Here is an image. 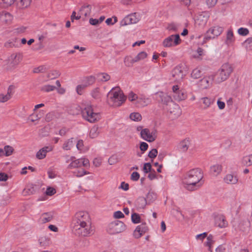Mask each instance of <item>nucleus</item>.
I'll return each mask as SVG.
<instances>
[{
  "mask_svg": "<svg viewBox=\"0 0 252 252\" xmlns=\"http://www.w3.org/2000/svg\"><path fill=\"white\" fill-rule=\"evenodd\" d=\"M32 0H18L17 6L20 9L27 8L31 4Z\"/></svg>",
  "mask_w": 252,
  "mask_h": 252,
  "instance_id": "a19ab883",
  "label": "nucleus"
},
{
  "mask_svg": "<svg viewBox=\"0 0 252 252\" xmlns=\"http://www.w3.org/2000/svg\"><path fill=\"white\" fill-rule=\"evenodd\" d=\"M241 163L244 166L252 165V154L244 156L242 159Z\"/></svg>",
  "mask_w": 252,
  "mask_h": 252,
  "instance_id": "58836bf2",
  "label": "nucleus"
},
{
  "mask_svg": "<svg viewBox=\"0 0 252 252\" xmlns=\"http://www.w3.org/2000/svg\"><path fill=\"white\" fill-rule=\"evenodd\" d=\"M15 0H0V6L3 8H7L12 5Z\"/></svg>",
  "mask_w": 252,
  "mask_h": 252,
  "instance_id": "79ce46f5",
  "label": "nucleus"
},
{
  "mask_svg": "<svg viewBox=\"0 0 252 252\" xmlns=\"http://www.w3.org/2000/svg\"><path fill=\"white\" fill-rule=\"evenodd\" d=\"M69 162H70L67 167V168L68 169L79 168L81 166H83L86 168L90 167V161L88 159L86 158L76 159L75 157L67 156L66 162L69 163Z\"/></svg>",
  "mask_w": 252,
  "mask_h": 252,
  "instance_id": "423d86ee",
  "label": "nucleus"
},
{
  "mask_svg": "<svg viewBox=\"0 0 252 252\" xmlns=\"http://www.w3.org/2000/svg\"><path fill=\"white\" fill-rule=\"evenodd\" d=\"M222 170V166L220 164H216L210 167V173L214 176L219 175Z\"/></svg>",
  "mask_w": 252,
  "mask_h": 252,
  "instance_id": "2f4dec72",
  "label": "nucleus"
},
{
  "mask_svg": "<svg viewBox=\"0 0 252 252\" xmlns=\"http://www.w3.org/2000/svg\"><path fill=\"white\" fill-rule=\"evenodd\" d=\"M98 79L101 81L106 82L110 80V76L106 73H100L97 75Z\"/></svg>",
  "mask_w": 252,
  "mask_h": 252,
  "instance_id": "49530a36",
  "label": "nucleus"
},
{
  "mask_svg": "<svg viewBox=\"0 0 252 252\" xmlns=\"http://www.w3.org/2000/svg\"><path fill=\"white\" fill-rule=\"evenodd\" d=\"M73 229L78 235L87 236L92 233L91 218L87 212H77L73 219Z\"/></svg>",
  "mask_w": 252,
  "mask_h": 252,
  "instance_id": "f257e3e1",
  "label": "nucleus"
},
{
  "mask_svg": "<svg viewBox=\"0 0 252 252\" xmlns=\"http://www.w3.org/2000/svg\"><path fill=\"white\" fill-rule=\"evenodd\" d=\"M52 146H45L40 149L36 154V158L38 159H43L46 157L47 153L53 151Z\"/></svg>",
  "mask_w": 252,
  "mask_h": 252,
  "instance_id": "a211bd4d",
  "label": "nucleus"
},
{
  "mask_svg": "<svg viewBox=\"0 0 252 252\" xmlns=\"http://www.w3.org/2000/svg\"><path fill=\"white\" fill-rule=\"evenodd\" d=\"M157 198V194L153 192H149L147 195V199L150 202H153Z\"/></svg>",
  "mask_w": 252,
  "mask_h": 252,
  "instance_id": "13d9d810",
  "label": "nucleus"
},
{
  "mask_svg": "<svg viewBox=\"0 0 252 252\" xmlns=\"http://www.w3.org/2000/svg\"><path fill=\"white\" fill-rule=\"evenodd\" d=\"M179 28V25L175 23H171L167 24L166 29L169 32H177Z\"/></svg>",
  "mask_w": 252,
  "mask_h": 252,
  "instance_id": "37998d69",
  "label": "nucleus"
},
{
  "mask_svg": "<svg viewBox=\"0 0 252 252\" xmlns=\"http://www.w3.org/2000/svg\"><path fill=\"white\" fill-rule=\"evenodd\" d=\"M190 144V140L187 138L182 140L179 144V148L183 152H186Z\"/></svg>",
  "mask_w": 252,
  "mask_h": 252,
  "instance_id": "72a5a7b5",
  "label": "nucleus"
},
{
  "mask_svg": "<svg viewBox=\"0 0 252 252\" xmlns=\"http://www.w3.org/2000/svg\"><path fill=\"white\" fill-rule=\"evenodd\" d=\"M92 11V6L90 4H85L80 10V14L85 17H88L91 15Z\"/></svg>",
  "mask_w": 252,
  "mask_h": 252,
  "instance_id": "7c9ffc66",
  "label": "nucleus"
},
{
  "mask_svg": "<svg viewBox=\"0 0 252 252\" xmlns=\"http://www.w3.org/2000/svg\"><path fill=\"white\" fill-rule=\"evenodd\" d=\"M184 187L190 191H194L201 188L204 184L203 174L199 168L190 170L182 178Z\"/></svg>",
  "mask_w": 252,
  "mask_h": 252,
  "instance_id": "f03ea898",
  "label": "nucleus"
},
{
  "mask_svg": "<svg viewBox=\"0 0 252 252\" xmlns=\"http://www.w3.org/2000/svg\"><path fill=\"white\" fill-rule=\"evenodd\" d=\"M89 83H85L84 84L79 85L76 87V92L78 94H82L83 90L89 85L93 84L94 82V78L91 77L88 79Z\"/></svg>",
  "mask_w": 252,
  "mask_h": 252,
  "instance_id": "473e14b6",
  "label": "nucleus"
},
{
  "mask_svg": "<svg viewBox=\"0 0 252 252\" xmlns=\"http://www.w3.org/2000/svg\"><path fill=\"white\" fill-rule=\"evenodd\" d=\"M61 74V73L59 70H53L48 73L47 77L50 79H54L59 77Z\"/></svg>",
  "mask_w": 252,
  "mask_h": 252,
  "instance_id": "c03bdc74",
  "label": "nucleus"
},
{
  "mask_svg": "<svg viewBox=\"0 0 252 252\" xmlns=\"http://www.w3.org/2000/svg\"><path fill=\"white\" fill-rule=\"evenodd\" d=\"M216 252H225L226 248L223 245H219L215 250Z\"/></svg>",
  "mask_w": 252,
  "mask_h": 252,
  "instance_id": "774afa93",
  "label": "nucleus"
},
{
  "mask_svg": "<svg viewBox=\"0 0 252 252\" xmlns=\"http://www.w3.org/2000/svg\"><path fill=\"white\" fill-rule=\"evenodd\" d=\"M173 96L177 101H181L186 99L187 95L184 92L179 89L178 86L175 85L172 87Z\"/></svg>",
  "mask_w": 252,
  "mask_h": 252,
  "instance_id": "f3484780",
  "label": "nucleus"
},
{
  "mask_svg": "<svg viewBox=\"0 0 252 252\" xmlns=\"http://www.w3.org/2000/svg\"><path fill=\"white\" fill-rule=\"evenodd\" d=\"M102 163V159L100 158H95L93 160V164L95 167H99L101 165Z\"/></svg>",
  "mask_w": 252,
  "mask_h": 252,
  "instance_id": "338daca9",
  "label": "nucleus"
},
{
  "mask_svg": "<svg viewBox=\"0 0 252 252\" xmlns=\"http://www.w3.org/2000/svg\"><path fill=\"white\" fill-rule=\"evenodd\" d=\"M81 108L82 117L87 121L94 123L101 119L100 113L97 112L92 104L90 103L82 104Z\"/></svg>",
  "mask_w": 252,
  "mask_h": 252,
  "instance_id": "20e7f679",
  "label": "nucleus"
},
{
  "mask_svg": "<svg viewBox=\"0 0 252 252\" xmlns=\"http://www.w3.org/2000/svg\"><path fill=\"white\" fill-rule=\"evenodd\" d=\"M215 224L220 228L225 227L228 225L227 221L222 215H219L215 218Z\"/></svg>",
  "mask_w": 252,
  "mask_h": 252,
  "instance_id": "cd10ccee",
  "label": "nucleus"
},
{
  "mask_svg": "<svg viewBox=\"0 0 252 252\" xmlns=\"http://www.w3.org/2000/svg\"><path fill=\"white\" fill-rule=\"evenodd\" d=\"M208 236L207 232H204L201 234H197L195 236V239L196 240H200L201 241H203V240Z\"/></svg>",
  "mask_w": 252,
  "mask_h": 252,
  "instance_id": "680f3d73",
  "label": "nucleus"
},
{
  "mask_svg": "<svg viewBox=\"0 0 252 252\" xmlns=\"http://www.w3.org/2000/svg\"><path fill=\"white\" fill-rule=\"evenodd\" d=\"M12 95V88L11 87H9L6 94H0V102L4 103L7 101L11 98Z\"/></svg>",
  "mask_w": 252,
  "mask_h": 252,
  "instance_id": "c756f323",
  "label": "nucleus"
},
{
  "mask_svg": "<svg viewBox=\"0 0 252 252\" xmlns=\"http://www.w3.org/2000/svg\"><path fill=\"white\" fill-rule=\"evenodd\" d=\"M148 227L145 223H143L136 226L133 231V237L136 239L140 238L144 234L148 232Z\"/></svg>",
  "mask_w": 252,
  "mask_h": 252,
  "instance_id": "4468645a",
  "label": "nucleus"
},
{
  "mask_svg": "<svg viewBox=\"0 0 252 252\" xmlns=\"http://www.w3.org/2000/svg\"><path fill=\"white\" fill-rule=\"evenodd\" d=\"M55 217V213L53 211L42 214L39 218V221L45 223L52 221Z\"/></svg>",
  "mask_w": 252,
  "mask_h": 252,
  "instance_id": "6ab92c4d",
  "label": "nucleus"
},
{
  "mask_svg": "<svg viewBox=\"0 0 252 252\" xmlns=\"http://www.w3.org/2000/svg\"><path fill=\"white\" fill-rule=\"evenodd\" d=\"M235 41V38L233 33V30L231 28L229 29L226 33V38L225 43L228 46H232Z\"/></svg>",
  "mask_w": 252,
  "mask_h": 252,
  "instance_id": "4be33fe9",
  "label": "nucleus"
},
{
  "mask_svg": "<svg viewBox=\"0 0 252 252\" xmlns=\"http://www.w3.org/2000/svg\"><path fill=\"white\" fill-rule=\"evenodd\" d=\"M223 31V28L219 26H215L211 27L206 32L203 43H205L208 40L215 39L220 36Z\"/></svg>",
  "mask_w": 252,
  "mask_h": 252,
  "instance_id": "9d476101",
  "label": "nucleus"
},
{
  "mask_svg": "<svg viewBox=\"0 0 252 252\" xmlns=\"http://www.w3.org/2000/svg\"><path fill=\"white\" fill-rule=\"evenodd\" d=\"M215 243V240L212 234L209 235L207 237L206 241L204 243V246L207 248V250L210 252H213V245Z\"/></svg>",
  "mask_w": 252,
  "mask_h": 252,
  "instance_id": "a878e982",
  "label": "nucleus"
},
{
  "mask_svg": "<svg viewBox=\"0 0 252 252\" xmlns=\"http://www.w3.org/2000/svg\"><path fill=\"white\" fill-rule=\"evenodd\" d=\"M172 76L175 81H179L181 80L184 76L182 67L180 66L175 67L172 71Z\"/></svg>",
  "mask_w": 252,
  "mask_h": 252,
  "instance_id": "aec40b11",
  "label": "nucleus"
},
{
  "mask_svg": "<svg viewBox=\"0 0 252 252\" xmlns=\"http://www.w3.org/2000/svg\"><path fill=\"white\" fill-rule=\"evenodd\" d=\"M56 89V87L51 85H46L42 87L41 90L44 92L53 91Z\"/></svg>",
  "mask_w": 252,
  "mask_h": 252,
  "instance_id": "8fccbe9b",
  "label": "nucleus"
},
{
  "mask_svg": "<svg viewBox=\"0 0 252 252\" xmlns=\"http://www.w3.org/2000/svg\"><path fill=\"white\" fill-rule=\"evenodd\" d=\"M195 53H197V55H194V58H200L201 56L204 55V50L201 48H198L195 51Z\"/></svg>",
  "mask_w": 252,
  "mask_h": 252,
  "instance_id": "052dcab7",
  "label": "nucleus"
},
{
  "mask_svg": "<svg viewBox=\"0 0 252 252\" xmlns=\"http://www.w3.org/2000/svg\"><path fill=\"white\" fill-rule=\"evenodd\" d=\"M74 174L78 177H82L85 175L89 174V172L83 169H79L74 172Z\"/></svg>",
  "mask_w": 252,
  "mask_h": 252,
  "instance_id": "864d4df0",
  "label": "nucleus"
},
{
  "mask_svg": "<svg viewBox=\"0 0 252 252\" xmlns=\"http://www.w3.org/2000/svg\"><path fill=\"white\" fill-rule=\"evenodd\" d=\"M141 16L140 13L134 12L130 14L124 18L120 23L121 27L127 25L135 24L138 23L141 20Z\"/></svg>",
  "mask_w": 252,
  "mask_h": 252,
  "instance_id": "9b49d317",
  "label": "nucleus"
},
{
  "mask_svg": "<svg viewBox=\"0 0 252 252\" xmlns=\"http://www.w3.org/2000/svg\"><path fill=\"white\" fill-rule=\"evenodd\" d=\"M76 141L73 138H69L64 142L62 148L65 151L70 150L73 147Z\"/></svg>",
  "mask_w": 252,
  "mask_h": 252,
  "instance_id": "f704fd0d",
  "label": "nucleus"
},
{
  "mask_svg": "<svg viewBox=\"0 0 252 252\" xmlns=\"http://www.w3.org/2000/svg\"><path fill=\"white\" fill-rule=\"evenodd\" d=\"M126 100V96L119 88H113L107 94L106 102L110 106L119 107Z\"/></svg>",
  "mask_w": 252,
  "mask_h": 252,
  "instance_id": "7ed1b4c3",
  "label": "nucleus"
},
{
  "mask_svg": "<svg viewBox=\"0 0 252 252\" xmlns=\"http://www.w3.org/2000/svg\"><path fill=\"white\" fill-rule=\"evenodd\" d=\"M91 94L92 96L95 99H99L101 97V94L98 88L94 89Z\"/></svg>",
  "mask_w": 252,
  "mask_h": 252,
  "instance_id": "6e6d98bb",
  "label": "nucleus"
},
{
  "mask_svg": "<svg viewBox=\"0 0 252 252\" xmlns=\"http://www.w3.org/2000/svg\"><path fill=\"white\" fill-rule=\"evenodd\" d=\"M238 33L241 36H246L249 34V31L247 28H240L238 29Z\"/></svg>",
  "mask_w": 252,
  "mask_h": 252,
  "instance_id": "5fc2aeb1",
  "label": "nucleus"
},
{
  "mask_svg": "<svg viewBox=\"0 0 252 252\" xmlns=\"http://www.w3.org/2000/svg\"><path fill=\"white\" fill-rule=\"evenodd\" d=\"M213 81H215V77L214 75H211L201 79L199 82L198 85L202 89H207L212 84Z\"/></svg>",
  "mask_w": 252,
  "mask_h": 252,
  "instance_id": "dca6fc26",
  "label": "nucleus"
},
{
  "mask_svg": "<svg viewBox=\"0 0 252 252\" xmlns=\"http://www.w3.org/2000/svg\"><path fill=\"white\" fill-rule=\"evenodd\" d=\"M14 150V148L9 145L5 146L4 148H0V158L11 156Z\"/></svg>",
  "mask_w": 252,
  "mask_h": 252,
  "instance_id": "bb28decb",
  "label": "nucleus"
},
{
  "mask_svg": "<svg viewBox=\"0 0 252 252\" xmlns=\"http://www.w3.org/2000/svg\"><path fill=\"white\" fill-rule=\"evenodd\" d=\"M244 45L247 50H252V37L247 38L244 42Z\"/></svg>",
  "mask_w": 252,
  "mask_h": 252,
  "instance_id": "3c124183",
  "label": "nucleus"
},
{
  "mask_svg": "<svg viewBox=\"0 0 252 252\" xmlns=\"http://www.w3.org/2000/svg\"><path fill=\"white\" fill-rule=\"evenodd\" d=\"M98 134L99 132L98 127L94 126L91 129L89 135L91 138H94L96 137Z\"/></svg>",
  "mask_w": 252,
  "mask_h": 252,
  "instance_id": "de8ad7c7",
  "label": "nucleus"
},
{
  "mask_svg": "<svg viewBox=\"0 0 252 252\" xmlns=\"http://www.w3.org/2000/svg\"><path fill=\"white\" fill-rule=\"evenodd\" d=\"M182 39L179 34L170 35L165 38L162 42V45L164 48H173L180 45Z\"/></svg>",
  "mask_w": 252,
  "mask_h": 252,
  "instance_id": "1a4fd4ad",
  "label": "nucleus"
},
{
  "mask_svg": "<svg viewBox=\"0 0 252 252\" xmlns=\"http://www.w3.org/2000/svg\"><path fill=\"white\" fill-rule=\"evenodd\" d=\"M22 57L20 54H12L8 58V63L12 66L18 65L22 61Z\"/></svg>",
  "mask_w": 252,
  "mask_h": 252,
  "instance_id": "5701e85b",
  "label": "nucleus"
},
{
  "mask_svg": "<svg viewBox=\"0 0 252 252\" xmlns=\"http://www.w3.org/2000/svg\"><path fill=\"white\" fill-rule=\"evenodd\" d=\"M158 137V131L156 129L145 128V130L141 133V138L148 142L155 141Z\"/></svg>",
  "mask_w": 252,
  "mask_h": 252,
  "instance_id": "f8f14e48",
  "label": "nucleus"
},
{
  "mask_svg": "<svg viewBox=\"0 0 252 252\" xmlns=\"http://www.w3.org/2000/svg\"><path fill=\"white\" fill-rule=\"evenodd\" d=\"M200 100L202 102L203 109H206L210 107L214 103V100L211 97H203L201 98Z\"/></svg>",
  "mask_w": 252,
  "mask_h": 252,
  "instance_id": "c9c22d12",
  "label": "nucleus"
},
{
  "mask_svg": "<svg viewBox=\"0 0 252 252\" xmlns=\"http://www.w3.org/2000/svg\"><path fill=\"white\" fill-rule=\"evenodd\" d=\"M36 186L33 184H30L27 186L23 191V194L24 195H29L33 194L35 192Z\"/></svg>",
  "mask_w": 252,
  "mask_h": 252,
  "instance_id": "4c0bfd02",
  "label": "nucleus"
},
{
  "mask_svg": "<svg viewBox=\"0 0 252 252\" xmlns=\"http://www.w3.org/2000/svg\"><path fill=\"white\" fill-rule=\"evenodd\" d=\"M233 72V68L231 64L226 63L223 64L217 73L214 75L215 82L220 83L227 80Z\"/></svg>",
  "mask_w": 252,
  "mask_h": 252,
  "instance_id": "39448f33",
  "label": "nucleus"
},
{
  "mask_svg": "<svg viewBox=\"0 0 252 252\" xmlns=\"http://www.w3.org/2000/svg\"><path fill=\"white\" fill-rule=\"evenodd\" d=\"M223 181L227 184L235 185L238 182V178L236 175L228 173L224 176Z\"/></svg>",
  "mask_w": 252,
  "mask_h": 252,
  "instance_id": "393cba45",
  "label": "nucleus"
},
{
  "mask_svg": "<svg viewBox=\"0 0 252 252\" xmlns=\"http://www.w3.org/2000/svg\"><path fill=\"white\" fill-rule=\"evenodd\" d=\"M56 192V191L55 189L51 187H48L47 188L46 191V194L49 196H52L54 195Z\"/></svg>",
  "mask_w": 252,
  "mask_h": 252,
  "instance_id": "69168bd1",
  "label": "nucleus"
},
{
  "mask_svg": "<svg viewBox=\"0 0 252 252\" xmlns=\"http://www.w3.org/2000/svg\"><path fill=\"white\" fill-rule=\"evenodd\" d=\"M201 71L198 68L193 69L191 74V77L194 79L199 78L201 76Z\"/></svg>",
  "mask_w": 252,
  "mask_h": 252,
  "instance_id": "603ef678",
  "label": "nucleus"
},
{
  "mask_svg": "<svg viewBox=\"0 0 252 252\" xmlns=\"http://www.w3.org/2000/svg\"><path fill=\"white\" fill-rule=\"evenodd\" d=\"M155 99L163 106H167L173 102L171 97L162 92H158L155 94Z\"/></svg>",
  "mask_w": 252,
  "mask_h": 252,
  "instance_id": "ddd939ff",
  "label": "nucleus"
},
{
  "mask_svg": "<svg viewBox=\"0 0 252 252\" xmlns=\"http://www.w3.org/2000/svg\"><path fill=\"white\" fill-rule=\"evenodd\" d=\"M128 100L133 102L137 107H144L151 103V100L143 94L137 95L132 92H130L127 96Z\"/></svg>",
  "mask_w": 252,
  "mask_h": 252,
  "instance_id": "0eeeda50",
  "label": "nucleus"
},
{
  "mask_svg": "<svg viewBox=\"0 0 252 252\" xmlns=\"http://www.w3.org/2000/svg\"><path fill=\"white\" fill-rule=\"evenodd\" d=\"M131 220L134 223H138L140 222V217L137 213H133L131 215Z\"/></svg>",
  "mask_w": 252,
  "mask_h": 252,
  "instance_id": "4d7b16f0",
  "label": "nucleus"
},
{
  "mask_svg": "<svg viewBox=\"0 0 252 252\" xmlns=\"http://www.w3.org/2000/svg\"><path fill=\"white\" fill-rule=\"evenodd\" d=\"M43 111H33V113L29 117V120L32 123L38 121L43 116Z\"/></svg>",
  "mask_w": 252,
  "mask_h": 252,
  "instance_id": "c85d7f7f",
  "label": "nucleus"
},
{
  "mask_svg": "<svg viewBox=\"0 0 252 252\" xmlns=\"http://www.w3.org/2000/svg\"><path fill=\"white\" fill-rule=\"evenodd\" d=\"M147 57V54L146 52L144 51H142L140 53H139L136 56H135V59L136 61V62H139L141 60H143L145 59H146Z\"/></svg>",
  "mask_w": 252,
  "mask_h": 252,
  "instance_id": "09e8293b",
  "label": "nucleus"
},
{
  "mask_svg": "<svg viewBox=\"0 0 252 252\" xmlns=\"http://www.w3.org/2000/svg\"><path fill=\"white\" fill-rule=\"evenodd\" d=\"M171 107L168 110V115L171 119L178 118L181 114V111L178 105L172 103L169 105Z\"/></svg>",
  "mask_w": 252,
  "mask_h": 252,
  "instance_id": "2eb2a0df",
  "label": "nucleus"
},
{
  "mask_svg": "<svg viewBox=\"0 0 252 252\" xmlns=\"http://www.w3.org/2000/svg\"><path fill=\"white\" fill-rule=\"evenodd\" d=\"M124 63L126 66L131 67L133 63H136V61L134 57H132L131 56H126L124 58Z\"/></svg>",
  "mask_w": 252,
  "mask_h": 252,
  "instance_id": "ea45409f",
  "label": "nucleus"
},
{
  "mask_svg": "<svg viewBox=\"0 0 252 252\" xmlns=\"http://www.w3.org/2000/svg\"><path fill=\"white\" fill-rule=\"evenodd\" d=\"M13 20V16L7 11L0 12V22L4 24H9Z\"/></svg>",
  "mask_w": 252,
  "mask_h": 252,
  "instance_id": "412c9836",
  "label": "nucleus"
},
{
  "mask_svg": "<svg viewBox=\"0 0 252 252\" xmlns=\"http://www.w3.org/2000/svg\"><path fill=\"white\" fill-rule=\"evenodd\" d=\"M77 149L81 152H85L84 148V142L82 140H79L76 144Z\"/></svg>",
  "mask_w": 252,
  "mask_h": 252,
  "instance_id": "bf43d9fd",
  "label": "nucleus"
},
{
  "mask_svg": "<svg viewBox=\"0 0 252 252\" xmlns=\"http://www.w3.org/2000/svg\"><path fill=\"white\" fill-rule=\"evenodd\" d=\"M209 16L206 14H201L198 16L195 20L196 26L204 27L207 24Z\"/></svg>",
  "mask_w": 252,
  "mask_h": 252,
  "instance_id": "b1692460",
  "label": "nucleus"
},
{
  "mask_svg": "<svg viewBox=\"0 0 252 252\" xmlns=\"http://www.w3.org/2000/svg\"><path fill=\"white\" fill-rule=\"evenodd\" d=\"M250 226L251 223L248 220H241L238 227L241 231L245 232L250 228Z\"/></svg>",
  "mask_w": 252,
  "mask_h": 252,
  "instance_id": "e433bc0d",
  "label": "nucleus"
},
{
  "mask_svg": "<svg viewBox=\"0 0 252 252\" xmlns=\"http://www.w3.org/2000/svg\"><path fill=\"white\" fill-rule=\"evenodd\" d=\"M126 229L125 224L120 220H115L110 222L107 226V231L110 234H117L123 232Z\"/></svg>",
  "mask_w": 252,
  "mask_h": 252,
  "instance_id": "6e6552de",
  "label": "nucleus"
},
{
  "mask_svg": "<svg viewBox=\"0 0 252 252\" xmlns=\"http://www.w3.org/2000/svg\"><path fill=\"white\" fill-rule=\"evenodd\" d=\"M158 155V151L156 149H153L149 153L148 156L151 158H155Z\"/></svg>",
  "mask_w": 252,
  "mask_h": 252,
  "instance_id": "e2e57ef3",
  "label": "nucleus"
},
{
  "mask_svg": "<svg viewBox=\"0 0 252 252\" xmlns=\"http://www.w3.org/2000/svg\"><path fill=\"white\" fill-rule=\"evenodd\" d=\"M129 118L131 120L137 122L140 121L142 120L141 115L138 112L131 113Z\"/></svg>",
  "mask_w": 252,
  "mask_h": 252,
  "instance_id": "a18cd8bd",
  "label": "nucleus"
},
{
  "mask_svg": "<svg viewBox=\"0 0 252 252\" xmlns=\"http://www.w3.org/2000/svg\"><path fill=\"white\" fill-rule=\"evenodd\" d=\"M113 217L115 219H121L124 218V214L120 211H117L114 213Z\"/></svg>",
  "mask_w": 252,
  "mask_h": 252,
  "instance_id": "0e129e2a",
  "label": "nucleus"
}]
</instances>
